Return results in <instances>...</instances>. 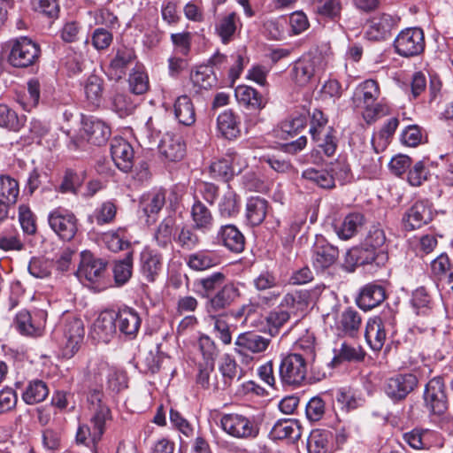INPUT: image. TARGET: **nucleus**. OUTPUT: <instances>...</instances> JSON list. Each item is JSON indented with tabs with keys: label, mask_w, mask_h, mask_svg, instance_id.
Wrapping results in <instances>:
<instances>
[{
	"label": "nucleus",
	"mask_w": 453,
	"mask_h": 453,
	"mask_svg": "<svg viewBox=\"0 0 453 453\" xmlns=\"http://www.w3.org/2000/svg\"><path fill=\"white\" fill-rule=\"evenodd\" d=\"M103 392L101 389L89 391L88 401L91 405L93 414L89 425L79 426L76 434V441L80 443L96 446L102 439L106 429V423L111 420L110 408L102 401Z\"/></svg>",
	"instance_id": "nucleus-1"
},
{
	"label": "nucleus",
	"mask_w": 453,
	"mask_h": 453,
	"mask_svg": "<svg viewBox=\"0 0 453 453\" xmlns=\"http://www.w3.org/2000/svg\"><path fill=\"white\" fill-rule=\"evenodd\" d=\"M380 96L379 84L374 80H366L354 90L352 104L356 110L361 111L362 117L367 124L375 122L378 119L389 114L390 108Z\"/></svg>",
	"instance_id": "nucleus-2"
},
{
	"label": "nucleus",
	"mask_w": 453,
	"mask_h": 453,
	"mask_svg": "<svg viewBox=\"0 0 453 453\" xmlns=\"http://www.w3.org/2000/svg\"><path fill=\"white\" fill-rule=\"evenodd\" d=\"M53 334L61 349L62 356L69 359L78 352L83 342V321L74 315L65 314L60 319Z\"/></svg>",
	"instance_id": "nucleus-3"
},
{
	"label": "nucleus",
	"mask_w": 453,
	"mask_h": 453,
	"mask_svg": "<svg viewBox=\"0 0 453 453\" xmlns=\"http://www.w3.org/2000/svg\"><path fill=\"white\" fill-rule=\"evenodd\" d=\"M220 426L229 436L239 440H254L260 433V426L256 417L237 412L223 414Z\"/></svg>",
	"instance_id": "nucleus-4"
},
{
	"label": "nucleus",
	"mask_w": 453,
	"mask_h": 453,
	"mask_svg": "<svg viewBox=\"0 0 453 453\" xmlns=\"http://www.w3.org/2000/svg\"><path fill=\"white\" fill-rule=\"evenodd\" d=\"M309 362L301 353H290L283 357L279 366L281 382L295 387L303 385L306 380Z\"/></svg>",
	"instance_id": "nucleus-5"
},
{
	"label": "nucleus",
	"mask_w": 453,
	"mask_h": 453,
	"mask_svg": "<svg viewBox=\"0 0 453 453\" xmlns=\"http://www.w3.org/2000/svg\"><path fill=\"white\" fill-rule=\"evenodd\" d=\"M8 55V62L17 68H27L34 65L40 58V46L27 37H19L12 41Z\"/></svg>",
	"instance_id": "nucleus-6"
},
{
	"label": "nucleus",
	"mask_w": 453,
	"mask_h": 453,
	"mask_svg": "<svg viewBox=\"0 0 453 453\" xmlns=\"http://www.w3.org/2000/svg\"><path fill=\"white\" fill-rule=\"evenodd\" d=\"M50 229L63 242L73 241L79 231V219L73 212L65 208H55L48 215Z\"/></svg>",
	"instance_id": "nucleus-7"
},
{
	"label": "nucleus",
	"mask_w": 453,
	"mask_h": 453,
	"mask_svg": "<svg viewBox=\"0 0 453 453\" xmlns=\"http://www.w3.org/2000/svg\"><path fill=\"white\" fill-rule=\"evenodd\" d=\"M394 47L395 52L404 58L419 55L425 49L423 30L411 27L401 31L394 41Z\"/></svg>",
	"instance_id": "nucleus-8"
},
{
	"label": "nucleus",
	"mask_w": 453,
	"mask_h": 453,
	"mask_svg": "<svg viewBox=\"0 0 453 453\" xmlns=\"http://www.w3.org/2000/svg\"><path fill=\"white\" fill-rule=\"evenodd\" d=\"M271 343V339L258 334L246 332L240 334L234 342L235 352L242 357V362L250 364L253 355L264 353Z\"/></svg>",
	"instance_id": "nucleus-9"
},
{
	"label": "nucleus",
	"mask_w": 453,
	"mask_h": 453,
	"mask_svg": "<svg viewBox=\"0 0 453 453\" xmlns=\"http://www.w3.org/2000/svg\"><path fill=\"white\" fill-rule=\"evenodd\" d=\"M322 58L319 55L308 53L303 55L296 61L292 75L295 82L299 86H305L311 82L321 71Z\"/></svg>",
	"instance_id": "nucleus-10"
},
{
	"label": "nucleus",
	"mask_w": 453,
	"mask_h": 453,
	"mask_svg": "<svg viewBox=\"0 0 453 453\" xmlns=\"http://www.w3.org/2000/svg\"><path fill=\"white\" fill-rule=\"evenodd\" d=\"M424 399L426 407L435 415L441 416L448 410V397L442 378L435 377L426 386Z\"/></svg>",
	"instance_id": "nucleus-11"
},
{
	"label": "nucleus",
	"mask_w": 453,
	"mask_h": 453,
	"mask_svg": "<svg viewBox=\"0 0 453 453\" xmlns=\"http://www.w3.org/2000/svg\"><path fill=\"white\" fill-rule=\"evenodd\" d=\"M433 217L432 204L428 201L420 200L405 211L402 222L405 230L412 231L427 225Z\"/></svg>",
	"instance_id": "nucleus-12"
},
{
	"label": "nucleus",
	"mask_w": 453,
	"mask_h": 453,
	"mask_svg": "<svg viewBox=\"0 0 453 453\" xmlns=\"http://www.w3.org/2000/svg\"><path fill=\"white\" fill-rule=\"evenodd\" d=\"M417 384V377L411 373L396 374L386 380L384 392L394 402H398L404 399Z\"/></svg>",
	"instance_id": "nucleus-13"
},
{
	"label": "nucleus",
	"mask_w": 453,
	"mask_h": 453,
	"mask_svg": "<svg viewBox=\"0 0 453 453\" xmlns=\"http://www.w3.org/2000/svg\"><path fill=\"white\" fill-rule=\"evenodd\" d=\"M46 323V315L43 312L31 314L24 310L16 315L15 326L23 335L38 337L43 334Z\"/></svg>",
	"instance_id": "nucleus-14"
},
{
	"label": "nucleus",
	"mask_w": 453,
	"mask_h": 453,
	"mask_svg": "<svg viewBox=\"0 0 453 453\" xmlns=\"http://www.w3.org/2000/svg\"><path fill=\"white\" fill-rule=\"evenodd\" d=\"M116 319H118V316L115 311H102L92 326V338L99 342H109L117 333Z\"/></svg>",
	"instance_id": "nucleus-15"
},
{
	"label": "nucleus",
	"mask_w": 453,
	"mask_h": 453,
	"mask_svg": "<svg viewBox=\"0 0 453 453\" xmlns=\"http://www.w3.org/2000/svg\"><path fill=\"white\" fill-rule=\"evenodd\" d=\"M105 273V264L95 257L89 251L81 254V262L76 275L80 280L96 282L102 279Z\"/></svg>",
	"instance_id": "nucleus-16"
},
{
	"label": "nucleus",
	"mask_w": 453,
	"mask_h": 453,
	"mask_svg": "<svg viewBox=\"0 0 453 453\" xmlns=\"http://www.w3.org/2000/svg\"><path fill=\"white\" fill-rule=\"evenodd\" d=\"M111 155L119 170L127 173L132 169L134 150L127 140L122 137H114L111 142Z\"/></svg>",
	"instance_id": "nucleus-17"
},
{
	"label": "nucleus",
	"mask_w": 453,
	"mask_h": 453,
	"mask_svg": "<svg viewBox=\"0 0 453 453\" xmlns=\"http://www.w3.org/2000/svg\"><path fill=\"white\" fill-rule=\"evenodd\" d=\"M82 132L87 141L96 146L104 144L111 134L110 126L95 117L83 118Z\"/></svg>",
	"instance_id": "nucleus-18"
},
{
	"label": "nucleus",
	"mask_w": 453,
	"mask_h": 453,
	"mask_svg": "<svg viewBox=\"0 0 453 453\" xmlns=\"http://www.w3.org/2000/svg\"><path fill=\"white\" fill-rule=\"evenodd\" d=\"M190 218L194 228L203 234L211 232L214 227L215 219L212 211L197 196H194V203L190 209Z\"/></svg>",
	"instance_id": "nucleus-19"
},
{
	"label": "nucleus",
	"mask_w": 453,
	"mask_h": 453,
	"mask_svg": "<svg viewBox=\"0 0 453 453\" xmlns=\"http://www.w3.org/2000/svg\"><path fill=\"white\" fill-rule=\"evenodd\" d=\"M163 267V257L160 253L149 248L140 254V272L148 282H154Z\"/></svg>",
	"instance_id": "nucleus-20"
},
{
	"label": "nucleus",
	"mask_w": 453,
	"mask_h": 453,
	"mask_svg": "<svg viewBox=\"0 0 453 453\" xmlns=\"http://www.w3.org/2000/svg\"><path fill=\"white\" fill-rule=\"evenodd\" d=\"M158 149L160 154L172 162L181 160L186 153V144L182 136L173 132H167L163 136Z\"/></svg>",
	"instance_id": "nucleus-21"
},
{
	"label": "nucleus",
	"mask_w": 453,
	"mask_h": 453,
	"mask_svg": "<svg viewBox=\"0 0 453 453\" xmlns=\"http://www.w3.org/2000/svg\"><path fill=\"white\" fill-rule=\"evenodd\" d=\"M135 58L136 55L133 48L126 45L118 47L108 67L109 74L112 79H121L126 74L127 67Z\"/></svg>",
	"instance_id": "nucleus-22"
},
{
	"label": "nucleus",
	"mask_w": 453,
	"mask_h": 453,
	"mask_svg": "<svg viewBox=\"0 0 453 453\" xmlns=\"http://www.w3.org/2000/svg\"><path fill=\"white\" fill-rule=\"evenodd\" d=\"M218 242L233 253H241L244 250L245 238L234 225L221 226L217 233Z\"/></svg>",
	"instance_id": "nucleus-23"
},
{
	"label": "nucleus",
	"mask_w": 453,
	"mask_h": 453,
	"mask_svg": "<svg viewBox=\"0 0 453 453\" xmlns=\"http://www.w3.org/2000/svg\"><path fill=\"white\" fill-rule=\"evenodd\" d=\"M240 295L238 284L228 282L209 299L207 310L210 313L224 310L234 302Z\"/></svg>",
	"instance_id": "nucleus-24"
},
{
	"label": "nucleus",
	"mask_w": 453,
	"mask_h": 453,
	"mask_svg": "<svg viewBox=\"0 0 453 453\" xmlns=\"http://www.w3.org/2000/svg\"><path fill=\"white\" fill-rule=\"evenodd\" d=\"M334 434L326 429H314L307 439L308 453H334Z\"/></svg>",
	"instance_id": "nucleus-25"
},
{
	"label": "nucleus",
	"mask_w": 453,
	"mask_h": 453,
	"mask_svg": "<svg viewBox=\"0 0 453 453\" xmlns=\"http://www.w3.org/2000/svg\"><path fill=\"white\" fill-rule=\"evenodd\" d=\"M116 315L118 316L117 327L119 332L130 339L134 338L142 323L139 313L132 308L126 307L116 312Z\"/></svg>",
	"instance_id": "nucleus-26"
},
{
	"label": "nucleus",
	"mask_w": 453,
	"mask_h": 453,
	"mask_svg": "<svg viewBox=\"0 0 453 453\" xmlns=\"http://www.w3.org/2000/svg\"><path fill=\"white\" fill-rule=\"evenodd\" d=\"M339 257L336 247L326 242H318L313 250L312 263L315 269L324 271L333 265Z\"/></svg>",
	"instance_id": "nucleus-27"
},
{
	"label": "nucleus",
	"mask_w": 453,
	"mask_h": 453,
	"mask_svg": "<svg viewBox=\"0 0 453 453\" xmlns=\"http://www.w3.org/2000/svg\"><path fill=\"white\" fill-rule=\"evenodd\" d=\"M236 100L239 104L252 110H262L267 103L268 97L266 95L259 93L252 87L247 85H240L234 91Z\"/></svg>",
	"instance_id": "nucleus-28"
},
{
	"label": "nucleus",
	"mask_w": 453,
	"mask_h": 453,
	"mask_svg": "<svg viewBox=\"0 0 453 453\" xmlns=\"http://www.w3.org/2000/svg\"><path fill=\"white\" fill-rule=\"evenodd\" d=\"M386 298L385 289L382 286L370 283L360 290L357 298V304L364 311H369L380 305Z\"/></svg>",
	"instance_id": "nucleus-29"
},
{
	"label": "nucleus",
	"mask_w": 453,
	"mask_h": 453,
	"mask_svg": "<svg viewBox=\"0 0 453 453\" xmlns=\"http://www.w3.org/2000/svg\"><path fill=\"white\" fill-rule=\"evenodd\" d=\"M362 325V317L360 313L348 307L337 316L335 326L338 331L349 336H355Z\"/></svg>",
	"instance_id": "nucleus-30"
},
{
	"label": "nucleus",
	"mask_w": 453,
	"mask_h": 453,
	"mask_svg": "<svg viewBox=\"0 0 453 453\" xmlns=\"http://www.w3.org/2000/svg\"><path fill=\"white\" fill-rule=\"evenodd\" d=\"M395 20L389 14H381L370 19L365 35L369 40L386 39L393 28Z\"/></svg>",
	"instance_id": "nucleus-31"
},
{
	"label": "nucleus",
	"mask_w": 453,
	"mask_h": 453,
	"mask_svg": "<svg viewBox=\"0 0 453 453\" xmlns=\"http://www.w3.org/2000/svg\"><path fill=\"white\" fill-rule=\"evenodd\" d=\"M349 257L355 260L357 265H365L375 264L376 265H384L388 260V253L382 250L378 251L372 247L365 246L359 249L349 250L347 254Z\"/></svg>",
	"instance_id": "nucleus-32"
},
{
	"label": "nucleus",
	"mask_w": 453,
	"mask_h": 453,
	"mask_svg": "<svg viewBox=\"0 0 453 453\" xmlns=\"http://www.w3.org/2000/svg\"><path fill=\"white\" fill-rule=\"evenodd\" d=\"M271 436L275 440H298L302 434V427L296 419L287 418L277 421L271 430Z\"/></svg>",
	"instance_id": "nucleus-33"
},
{
	"label": "nucleus",
	"mask_w": 453,
	"mask_h": 453,
	"mask_svg": "<svg viewBox=\"0 0 453 453\" xmlns=\"http://www.w3.org/2000/svg\"><path fill=\"white\" fill-rule=\"evenodd\" d=\"M217 127L226 139H235L241 133L239 117L231 110L224 111L217 118Z\"/></svg>",
	"instance_id": "nucleus-34"
},
{
	"label": "nucleus",
	"mask_w": 453,
	"mask_h": 453,
	"mask_svg": "<svg viewBox=\"0 0 453 453\" xmlns=\"http://www.w3.org/2000/svg\"><path fill=\"white\" fill-rule=\"evenodd\" d=\"M365 224V218L360 212H351L345 216L342 222L335 226L339 238L349 240L355 236Z\"/></svg>",
	"instance_id": "nucleus-35"
},
{
	"label": "nucleus",
	"mask_w": 453,
	"mask_h": 453,
	"mask_svg": "<svg viewBox=\"0 0 453 453\" xmlns=\"http://www.w3.org/2000/svg\"><path fill=\"white\" fill-rule=\"evenodd\" d=\"M365 337L372 350L379 351L383 348L387 333L380 319L375 318L367 322Z\"/></svg>",
	"instance_id": "nucleus-36"
},
{
	"label": "nucleus",
	"mask_w": 453,
	"mask_h": 453,
	"mask_svg": "<svg viewBox=\"0 0 453 453\" xmlns=\"http://www.w3.org/2000/svg\"><path fill=\"white\" fill-rule=\"evenodd\" d=\"M241 27L242 23L238 15L233 12L222 16L215 29L222 42L226 44L234 40L237 29Z\"/></svg>",
	"instance_id": "nucleus-37"
},
{
	"label": "nucleus",
	"mask_w": 453,
	"mask_h": 453,
	"mask_svg": "<svg viewBox=\"0 0 453 453\" xmlns=\"http://www.w3.org/2000/svg\"><path fill=\"white\" fill-rule=\"evenodd\" d=\"M176 219L174 216H167L157 226L154 233V240L161 248H167L174 241L177 234Z\"/></svg>",
	"instance_id": "nucleus-38"
},
{
	"label": "nucleus",
	"mask_w": 453,
	"mask_h": 453,
	"mask_svg": "<svg viewBox=\"0 0 453 453\" xmlns=\"http://www.w3.org/2000/svg\"><path fill=\"white\" fill-rule=\"evenodd\" d=\"M431 275L441 284L453 283V264L447 255L441 254L431 262Z\"/></svg>",
	"instance_id": "nucleus-39"
},
{
	"label": "nucleus",
	"mask_w": 453,
	"mask_h": 453,
	"mask_svg": "<svg viewBox=\"0 0 453 453\" xmlns=\"http://www.w3.org/2000/svg\"><path fill=\"white\" fill-rule=\"evenodd\" d=\"M187 265L194 271H204L219 264V257L217 254L199 250L189 254L186 258Z\"/></svg>",
	"instance_id": "nucleus-40"
},
{
	"label": "nucleus",
	"mask_w": 453,
	"mask_h": 453,
	"mask_svg": "<svg viewBox=\"0 0 453 453\" xmlns=\"http://www.w3.org/2000/svg\"><path fill=\"white\" fill-rule=\"evenodd\" d=\"M174 115L181 125L189 127L196 122V111L189 96H179L174 103Z\"/></svg>",
	"instance_id": "nucleus-41"
},
{
	"label": "nucleus",
	"mask_w": 453,
	"mask_h": 453,
	"mask_svg": "<svg viewBox=\"0 0 453 453\" xmlns=\"http://www.w3.org/2000/svg\"><path fill=\"white\" fill-rule=\"evenodd\" d=\"M307 294L300 291L288 293L284 296L279 308L285 310L290 317L297 316L299 312L304 311L308 306Z\"/></svg>",
	"instance_id": "nucleus-42"
},
{
	"label": "nucleus",
	"mask_w": 453,
	"mask_h": 453,
	"mask_svg": "<svg viewBox=\"0 0 453 453\" xmlns=\"http://www.w3.org/2000/svg\"><path fill=\"white\" fill-rule=\"evenodd\" d=\"M102 240L106 247L113 252L127 250L130 246V235L125 227H119L116 230L104 233L102 235Z\"/></svg>",
	"instance_id": "nucleus-43"
},
{
	"label": "nucleus",
	"mask_w": 453,
	"mask_h": 453,
	"mask_svg": "<svg viewBox=\"0 0 453 453\" xmlns=\"http://www.w3.org/2000/svg\"><path fill=\"white\" fill-rule=\"evenodd\" d=\"M268 211V202L260 196L250 197L246 204V216L253 226L261 224Z\"/></svg>",
	"instance_id": "nucleus-44"
},
{
	"label": "nucleus",
	"mask_w": 453,
	"mask_h": 453,
	"mask_svg": "<svg viewBox=\"0 0 453 453\" xmlns=\"http://www.w3.org/2000/svg\"><path fill=\"white\" fill-rule=\"evenodd\" d=\"M111 365L101 357H92L87 366V380L102 386L107 373L111 371Z\"/></svg>",
	"instance_id": "nucleus-45"
},
{
	"label": "nucleus",
	"mask_w": 453,
	"mask_h": 453,
	"mask_svg": "<svg viewBox=\"0 0 453 453\" xmlns=\"http://www.w3.org/2000/svg\"><path fill=\"white\" fill-rule=\"evenodd\" d=\"M215 363H207L198 365V373L196 383L203 389L216 391L221 388V385L217 379L214 370Z\"/></svg>",
	"instance_id": "nucleus-46"
},
{
	"label": "nucleus",
	"mask_w": 453,
	"mask_h": 453,
	"mask_svg": "<svg viewBox=\"0 0 453 453\" xmlns=\"http://www.w3.org/2000/svg\"><path fill=\"white\" fill-rule=\"evenodd\" d=\"M193 226L184 225L178 227L177 234L174 236L175 243L184 250H193L201 243V238L196 232Z\"/></svg>",
	"instance_id": "nucleus-47"
},
{
	"label": "nucleus",
	"mask_w": 453,
	"mask_h": 453,
	"mask_svg": "<svg viewBox=\"0 0 453 453\" xmlns=\"http://www.w3.org/2000/svg\"><path fill=\"white\" fill-rule=\"evenodd\" d=\"M411 303L417 315L429 317L433 312L432 297L424 287L413 291Z\"/></svg>",
	"instance_id": "nucleus-48"
},
{
	"label": "nucleus",
	"mask_w": 453,
	"mask_h": 453,
	"mask_svg": "<svg viewBox=\"0 0 453 453\" xmlns=\"http://www.w3.org/2000/svg\"><path fill=\"white\" fill-rule=\"evenodd\" d=\"M48 395L47 384L41 380H35L26 387L22 394V399L27 404H35L44 401Z\"/></svg>",
	"instance_id": "nucleus-49"
},
{
	"label": "nucleus",
	"mask_w": 453,
	"mask_h": 453,
	"mask_svg": "<svg viewBox=\"0 0 453 453\" xmlns=\"http://www.w3.org/2000/svg\"><path fill=\"white\" fill-rule=\"evenodd\" d=\"M190 81L198 89H209L217 83V78L211 67L200 65L190 73Z\"/></svg>",
	"instance_id": "nucleus-50"
},
{
	"label": "nucleus",
	"mask_w": 453,
	"mask_h": 453,
	"mask_svg": "<svg viewBox=\"0 0 453 453\" xmlns=\"http://www.w3.org/2000/svg\"><path fill=\"white\" fill-rule=\"evenodd\" d=\"M302 177L322 188L331 189L335 187L334 177L326 169L310 167L303 172Z\"/></svg>",
	"instance_id": "nucleus-51"
},
{
	"label": "nucleus",
	"mask_w": 453,
	"mask_h": 453,
	"mask_svg": "<svg viewBox=\"0 0 453 453\" xmlns=\"http://www.w3.org/2000/svg\"><path fill=\"white\" fill-rule=\"evenodd\" d=\"M25 248L20 234L13 226L5 227L0 232V250L8 251H21Z\"/></svg>",
	"instance_id": "nucleus-52"
},
{
	"label": "nucleus",
	"mask_w": 453,
	"mask_h": 453,
	"mask_svg": "<svg viewBox=\"0 0 453 453\" xmlns=\"http://www.w3.org/2000/svg\"><path fill=\"white\" fill-rule=\"evenodd\" d=\"M26 123V116L18 113L7 104H0V127L19 132Z\"/></svg>",
	"instance_id": "nucleus-53"
},
{
	"label": "nucleus",
	"mask_w": 453,
	"mask_h": 453,
	"mask_svg": "<svg viewBox=\"0 0 453 453\" xmlns=\"http://www.w3.org/2000/svg\"><path fill=\"white\" fill-rule=\"evenodd\" d=\"M219 372L223 378L222 389L229 387L235 380H239L242 378V371L239 369L235 360L229 355H225L222 357Z\"/></svg>",
	"instance_id": "nucleus-54"
},
{
	"label": "nucleus",
	"mask_w": 453,
	"mask_h": 453,
	"mask_svg": "<svg viewBox=\"0 0 453 453\" xmlns=\"http://www.w3.org/2000/svg\"><path fill=\"white\" fill-rule=\"evenodd\" d=\"M19 195L18 181L10 175L0 176V196L3 202L8 204H15Z\"/></svg>",
	"instance_id": "nucleus-55"
},
{
	"label": "nucleus",
	"mask_w": 453,
	"mask_h": 453,
	"mask_svg": "<svg viewBox=\"0 0 453 453\" xmlns=\"http://www.w3.org/2000/svg\"><path fill=\"white\" fill-rule=\"evenodd\" d=\"M104 92V81L96 75H90L85 81L84 93L88 102L98 106Z\"/></svg>",
	"instance_id": "nucleus-56"
},
{
	"label": "nucleus",
	"mask_w": 453,
	"mask_h": 453,
	"mask_svg": "<svg viewBox=\"0 0 453 453\" xmlns=\"http://www.w3.org/2000/svg\"><path fill=\"white\" fill-rule=\"evenodd\" d=\"M129 88L132 93L135 95H142L149 89V77L144 71L143 66L136 65L129 74Z\"/></svg>",
	"instance_id": "nucleus-57"
},
{
	"label": "nucleus",
	"mask_w": 453,
	"mask_h": 453,
	"mask_svg": "<svg viewBox=\"0 0 453 453\" xmlns=\"http://www.w3.org/2000/svg\"><path fill=\"white\" fill-rule=\"evenodd\" d=\"M117 215V205L113 201H105L99 204L90 217L97 225L103 226L114 221Z\"/></svg>",
	"instance_id": "nucleus-58"
},
{
	"label": "nucleus",
	"mask_w": 453,
	"mask_h": 453,
	"mask_svg": "<svg viewBox=\"0 0 453 453\" xmlns=\"http://www.w3.org/2000/svg\"><path fill=\"white\" fill-rule=\"evenodd\" d=\"M27 93L19 99V104L27 111H30L39 104L41 85L38 80L31 79L27 83Z\"/></svg>",
	"instance_id": "nucleus-59"
},
{
	"label": "nucleus",
	"mask_w": 453,
	"mask_h": 453,
	"mask_svg": "<svg viewBox=\"0 0 453 453\" xmlns=\"http://www.w3.org/2000/svg\"><path fill=\"white\" fill-rule=\"evenodd\" d=\"M30 4L33 11L50 20L59 17V0H30Z\"/></svg>",
	"instance_id": "nucleus-60"
},
{
	"label": "nucleus",
	"mask_w": 453,
	"mask_h": 453,
	"mask_svg": "<svg viewBox=\"0 0 453 453\" xmlns=\"http://www.w3.org/2000/svg\"><path fill=\"white\" fill-rule=\"evenodd\" d=\"M365 246L388 253L387 236L380 225H373L370 227L365 239Z\"/></svg>",
	"instance_id": "nucleus-61"
},
{
	"label": "nucleus",
	"mask_w": 453,
	"mask_h": 453,
	"mask_svg": "<svg viewBox=\"0 0 453 453\" xmlns=\"http://www.w3.org/2000/svg\"><path fill=\"white\" fill-rule=\"evenodd\" d=\"M365 351L360 346H351L346 342L341 345L338 353L332 360L334 365H338L342 361H362L365 358Z\"/></svg>",
	"instance_id": "nucleus-62"
},
{
	"label": "nucleus",
	"mask_w": 453,
	"mask_h": 453,
	"mask_svg": "<svg viewBox=\"0 0 453 453\" xmlns=\"http://www.w3.org/2000/svg\"><path fill=\"white\" fill-rule=\"evenodd\" d=\"M196 348L201 354L203 364L215 363L219 350L215 342L208 335H201L196 343Z\"/></svg>",
	"instance_id": "nucleus-63"
},
{
	"label": "nucleus",
	"mask_w": 453,
	"mask_h": 453,
	"mask_svg": "<svg viewBox=\"0 0 453 453\" xmlns=\"http://www.w3.org/2000/svg\"><path fill=\"white\" fill-rule=\"evenodd\" d=\"M219 215L230 219L239 212V203L236 194L233 190H227L219 203Z\"/></svg>",
	"instance_id": "nucleus-64"
}]
</instances>
